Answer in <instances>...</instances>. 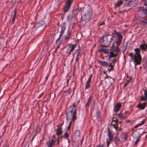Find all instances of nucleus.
<instances>
[{"mask_svg": "<svg viewBox=\"0 0 147 147\" xmlns=\"http://www.w3.org/2000/svg\"><path fill=\"white\" fill-rule=\"evenodd\" d=\"M92 11L90 8H87L85 10L83 16H82L80 24L82 26H84L86 22L90 21L92 14Z\"/></svg>", "mask_w": 147, "mask_h": 147, "instance_id": "1", "label": "nucleus"}, {"mask_svg": "<svg viewBox=\"0 0 147 147\" xmlns=\"http://www.w3.org/2000/svg\"><path fill=\"white\" fill-rule=\"evenodd\" d=\"M77 109H75L74 111L69 109L66 112V120L69 121L72 119V120H75L77 119Z\"/></svg>", "mask_w": 147, "mask_h": 147, "instance_id": "2", "label": "nucleus"}, {"mask_svg": "<svg viewBox=\"0 0 147 147\" xmlns=\"http://www.w3.org/2000/svg\"><path fill=\"white\" fill-rule=\"evenodd\" d=\"M77 109H75L74 111L69 109L66 112V120L69 121L72 119V120H75L77 119Z\"/></svg>", "mask_w": 147, "mask_h": 147, "instance_id": "3", "label": "nucleus"}, {"mask_svg": "<svg viewBox=\"0 0 147 147\" xmlns=\"http://www.w3.org/2000/svg\"><path fill=\"white\" fill-rule=\"evenodd\" d=\"M135 53L134 54L133 62L134 64H140L142 60V57L140 54V50L139 48L134 49Z\"/></svg>", "mask_w": 147, "mask_h": 147, "instance_id": "4", "label": "nucleus"}, {"mask_svg": "<svg viewBox=\"0 0 147 147\" xmlns=\"http://www.w3.org/2000/svg\"><path fill=\"white\" fill-rule=\"evenodd\" d=\"M121 32H118L113 33L112 34H116L117 36V41L116 43L117 44V45L119 46L121 44L123 38V36L121 34Z\"/></svg>", "mask_w": 147, "mask_h": 147, "instance_id": "5", "label": "nucleus"}, {"mask_svg": "<svg viewBox=\"0 0 147 147\" xmlns=\"http://www.w3.org/2000/svg\"><path fill=\"white\" fill-rule=\"evenodd\" d=\"M76 45L74 44H68L66 47L67 48L66 53L67 55H70L72 51L75 49Z\"/></svg>", "mask_w": 147, "mask_h": 147, "instance_id": "6", "label": "nucleus"}, {"mask_svg": "<svg viewBox=\"0 0 147 147\" xmlns=\"http://www.w3.org/2000/svg\"><path fill=\"white\" fill-rule=\"evenodd\" d=\"M72 1V0H66L65 5L63 7V10L65 12H67L69 9Z\"/></svg>", "mask_w": 147, "mask_h": 147, "instance_id": "7", "label": "nucleus"}, {"mask_svg": "<svg viewBox=\"0 0 147 147\" xmlns=\"http://www.w3.org/2000/svg\"><path fill=\"white\" fill-rule=\"evenodd\" d=\"M36 26L39 27L42 29L44 30L47 27L45 22L43 20H41L36 24Z\"/></svg>", "mask_w": 147, "mask_h": 147, "instance_id": "8", "label": "nucleus"}, {"mask_svg": "<svg viewBox=\"0 0 147 147\" xmlns=\"http://www.w3.org/2000/svg\"><path fill=\"white\" fill-rule=\"evenodd\" d=\"M84 7H79L77 9H74L73 10L72 12L73 13L75 16H77L78 13H80L82 14L81 12L82 10L84 9Z\"/></svg>", "mask_w": 147, "mask_h": 147, "instance_id": "9", "label": "nucleus"}, {"mask_svg": "<svg viewBox=\"0 0 147 147\" xmlns=\"http://www.w3.org/2000/svg\"><path fill=\"white\" fill-rule=\"evenodd\" d=\"M34 34L36 36H38L41 33V32L43 31L42 29H41L40 28L36 26V25H35V26H34Z\"/></svg>", "mask_w": 147, "mask_h": 147, "instance_id": "10", "label": "nucleus"}, {"mask_svg": "<svg viewBox=\"0 0 147 147\" xmlns=\"http://www.w3.org/2000/svg\"><path fill=\"white\" fill-rule=\"evenodd\" d=\"M71 31L69 29H68L67 34L64 36L63 38L65 41H67L68 40L71 38Z\"/></svg>", "mask_w": 147, "mask_h": 147, "instance_id": "11", "label": "nucleus"}, {"mask_svg": "<svg viewBox=\"0 0 147 147\" xmlns=\"http://www.w3.org/2000/svg\"><path fill=\"white\" fill-rule=\"evenodd\" d=\"M109 34L106 33L103 34V36L101 37V39L102 40V41H101L102 42H105L106 43H107L109 41L108 37L109 36Z\"/></svg>", "mask_w": 147, "mask_h": 147, "instance_id": "12", "label": "nucleus"}, {"mask_svg": "<svg viewBox=\"0 0 147 147\" xmlns=\"http://www.w3.org/2000/svg\"><path fill=\"white\" fill-rule=\"evenodd\" d=\"M147 105V102H143L142 103L140 102L138 104L136 107L137 108H139L140 109L143 110L146 106Z\"/></svg>", "mask_w": 147, "mask_h": 147, "instance_id": "13", "label": "nucleus"}, {"mask_svg": "<svg viewBox=\"0 0 147 147\" xmlns=\"http://www.w3.org/2000/svg\"><path fill=\"white\" fill-rule=\"evenodd\" d=\"M108 135L109 137V140L110 142H111L113 141L114 135L112 131L110 130L109 128H108Z\"/></svg>", "mask_w": 147, "mask_h": 147, "instance_id": "14", "label": "nucleus"}, {"mask_svg": "<svg viewBox=\"0 0 147 147\" xmlns=\"http://www.w3.org/2000/svg\"><path fill=\"white\" fill-rule=\"evenodd\" d=\"M144 96L142 95L141 97V101H144L147 102V89H144Z\"/></svg>", "mask_w": 147, "mask_h": 147, "instance_id": "15", "label": "nucleus"}, {"mask_svg": "<svg viewBox=\"0 0 147 147\" xmlns=\"http://www.w3.org/2000/svg\"><path fill=\"white\" fill-rule=\"evenodd\" d=\"M138 129L135 130L133 133L132 136L134 139L139 138L141 137V135H140L139 132L138 131Z\"/></svg>", "mask_w": 147, "mask_h": 147, "instance_id": "16", "label": "nucleus"}, {"mask_svg": "<svg viewBox=\"0 0 147 147\" xmlns=\"http://www.w3.org/2000/svg\"><path fill=\"white\" fill-rule=\"evenodd\" d=\"M121 106V103H118L115 105L114 108V111L116 113L120 109Z\"/></svg>", "mask_w": 147, "mask_h": 147, "instance_id": "17", "label": "nucleus"}, {"mask_svg": "<svg viewBox=\"0 0 147 147\" xmlns=\"http://www.w3.org/2000/svg\"><path fill=\"white\" fill-rule=\"evenodd\" d=\"M103 67L107 68V69L110 72L111 71L113 70V66L114 65H102Z\"/></svg>", "mask_w": 147, "mask_h": 147, "instance_id": "18", "label": "nucleus"}, {"mask_svg": "<svg viewBox=\"0 0 147 147\" xmlns=\"http://www.w3.org/2000/svg\"><path fill=\"white\" fill-rule=\"evenodd\" d=\"M57 128L56 129V133L55 134L56 135H59L62 134V128L61 127L57 125Z\"/></svg>", "mask_w": 147, "mask_h": 147, "instance_id": "19", "label": "nucleus"}, {"mask_svg": "<svg viewBox=\"0 0 147 147\" xmlns=\"http://www.w3.org/2000/svg\"><path fill=\"white\" fill-rule=\"evenodd\" d=\"M119 118L122 120L124 119L126 117V112L124 114H122V113H119L117 114Z\"/></svg>", "mask_w": 147, "mask_h": 147, "instance_id": "20", "label": "nucleus"}, {"mask_svg": "<svg viewBox=\"0 0 147 147\" xmlns=\"http://www.w3.org/2000/svg\"><path fill=\"white\" fill-rule=\"evenodd\" d=\"M71 89L70 88L64 92L63 94L65 96H66L67 95H69L71 94Z\"/></svg>", "mask_w": 147, "mask_h": 147, "instance_id": "21", "label": "nucleus"}, {"mask_svg": "<svg viewBox=\"0 0 147 147\" xmlns=\"http://www.w3.org/2000/svg\"><path fill=\"white\" fill-rule=\"evenodd\" d=\"M100 113L99 111H97L95 115V117H96V119L98 121H100L101 119V117H100Z\"/></svg>", "mask_w": 147, "mask_h": 147, "instance_id": "22", "label": "nucleus"}, {"mask_svg": "<svg viewBox=\"0 0 147 147\" xmlns=\"http://www.w3.org/2000/svg\"><path fill=\"white\" fill-rule=\"evenodd\" d=\"M74 16H76L74 15L73 12L71 14H69L67 16V20L69 21H71L74 18Z\"/></svg>", "mask_w": 147, "mask_h": 147, "instance_id": "23", "label": "nucleus"}, {"mask_svg": "<svg viewBox=\"0 0 147 147\" xmlns=\"http://www.w3.org/2000/svg\"><path fill=\"white\" fill-rule=\"evenodd\" d=\"M121 138L125 141L127 138V135L126 133L122 132L121 135Z\"/></svg>", "mask_w": 147, "mask_h": 147, "instance_id": "24", "label": "nucleus"}, {"mask_svg": "<svg viewBox=\"0 0 147 147\" xmlns=\"http://www.w3.org/2000/svg\"><path fill=\"white\" fill-rule=\"evenodd\" d=\"M66 27L65 23H63L61 27V29L60 32L63 34Z\"/></svg>", "mask_w": 147, "mask_h": 147, "instance_id": "25", "label": "nucleus"}, {"mask_svg": "<svg viewBox=\"0 0 147 147\" xmlns=\"http://www.w3.org/2000/svg\"><path fill=\"white\" fill-rule=\"evenodd\" d=\"M123 1L122 0H119V1H117V2L115 3V7H116L117 6H119L121 4H123Z\"/></svg>", "mask_w": 147, "mask_h": 147, "instance_id": "26", "label": "nucleus"}, {"mask_svg": "<svg viewBox=\"0 0 147 147\" xmlns=\"http://www.w3.org/2000/svg\"><path fill=\"white\" fill-rule=\"evenodd\" d=\"M110 54L109 55V57L110 58H111L113 57H115L116 56H117V54L114 52L113 51H111L110 52Z\"/></svg>", "mask_w": 147, "mask_h": 147, "instance_id": "27", "label": "nucleus"}, {"mask_svg": "<svg viewBox=\"0 0 147 147\" xmlns=\"http://www.w3.org/2000/svg\"><path fill=\"white\" fill-rule=\"evenodd\" d=\"M76 51H77V57H80V56L82 53V49L79 48L78 49L76 50Z\"/></svg>", "mask_w": 147, "mask_h": 147, "instance_id": "28", "label": "nucleus"}, {"mask_svg": "<svg viewBox=\"0 0 147 147\" xmlns=\"http://www.w3.org/2000/svg\"><path fill=\"white\" fill-rule=\"evenodd\" d=\"M147 48V45L145 44H142L140 46V49L142 50L146 51Z\"/></svg>", "mask_w": 147, "mask_h": 147, "instance_id": "29", "label": "nucleus"}, {"mask_svg": "<svg viewBox=\"0 0 147 147\" xmlns=\"http://www.w3.org/2000/svg\"><path fill=\"white\" fill-rule=\"evenodd\" d=\"M73 136L74 137L79 136H80V131L78 130H76L74 133Z\"/></svg>", "mask_w": 147, "mask_h": 147, "instance_id": "30", "label": "nucleus"}, {"mask_svg": "<svg viewBox=\"0 0 147 147\" xmlns=\"http://www.w3.org/2000/svg\"><path fill=\"white\" fill-rule=\"evenodd\" d=\"M114 141L115 143V144H117L118 145L119 144V142L121 141L119 138L117 136L115 137Z\"/></svg>", "mask_w": 147, "mask_h": 147, "instance_id": "31", "label": "nucleus"}, {"mask_svg": "<svg viewBox=\"0 0 147 147\" xmlns=\"http://www.w3.org/2000/svg\"><path fill=\"white\" fill-rule=\"evenodd\" d=\"M92 98V97L91 96H90V97L89 98H88V99L87 101V102L85 105L86 109H88V106L89 105V103L91 100Z\"/></svg>", "mask_w": 147, "mask_h": 147, "instance_id": "32", "label": "nucleus"}, {"mask_svg": "<svg viewBox=\"0 0 147 147\" xmlns=\"http://www.w3.org/2000/svg\"><path fill=\"white\" fill-rule=\"evenodd\" d=\"M119 45H116L115 47H114L113 51L114 52L116 53L117 54L119 51Z\"/></svg>", "mask_w": 147, "mask_h": 147, "instance_id": "33", "label": "nucleus"}, {"mask_svg": "<svg viewBox=\"0 0 147 147\" xmlns=\"http://www.w3.org/2000/svg\"><path fill=\"white\" fill-rule=\"evenodd\" d=\"M47 145L48 147H53L55 146V144H53L51 142V141H49L46 142Z\"/></svg>", "mask_w": 147, "mask_h": 147, "instance_id": "34", "label": "nucleus"}, {"mask_svg": "<svg viewBox=\"0 0 147 147\" xmlns=\"http://www.w3.org/2000/svg\"><path fill=\"white\" fill-rule=\"evenodd\" d=\"M114 122L115 123V124H118V123L119 122V121L117 118H115L113 117L112 119V122Z\"/></svg>", "mask_w": 147, "mask_h": 147, "instance_id": "35", "label": "nucleus"}, {"mask_svg": "<svg viewBox=\"0 0 147 147\" xmlns=\"http://www.w3.org/2000/svg\"><path fill=\"white\" fill-rule=\"evenodd\" d=\"M76 103H74L72 105H70L69 108V110H71L74 111V108L75 107H76Z\"/></svg>", "mask_w": 147, "mask_h": 147, "instance_id": "36", "label": "nucleus"}, {"mask_svg": "<svg viewBox=\"0 0 147 147\" xmlns=\"http://www.w3.org/2000/svg\"><path fill=\"white\" fill-rule=\"evenodd\" d=\"M56 142V138H55V136L53 135V138L52 139L51 141V142H52L53 144H55V143Z\"/></svg>", "mask_w": 147, "mask_h": 147, "instance_id": "37", "label": "nucleus"}, {"mask_svg": "<svg viewBox=\"0 0 147 147\" xmlns=\"http://www.w3.org/2000/svg\"><path fill=\"white\" fill-rule=\"evenodd\" d=\"M90 82L87 81L85 86V89L88 88L90 86Z\"/></svg>", "mask_w": 147, "mask_h": 147, "instance_id": "38", "label": "nucleus"}, {"mask_svg": "<svg viewBox=\"0 0 147 147\" xmlns=\"http://www.w3.org/2000/svg\"><path fill=\"white\" fill-rule=\"evenodd\" d=\"M142 11L144 12V15H145L146 16H147V8L145 9H144V7H142Z\"/></svg>", "mask_w": 147, "mask_h": 147, "instance_id": "39", "label": "nucleus"}, {"mask_svg": "<svg viewBox=\"0 0 147 147\" xmlns=\"http://www.w3.org/2000/svg\"><path fill=\"white\" fill-rule=\"evenodd\" d=\"M63 137H64L65 138L67 139L69 137V134L68 133L67 131L64 134V135L63 136Z\"/></svg>", "mask_w": 147, "mask_h": 147, "instance_id": "40", "label": "nucleus"}, {"mask_svg": "<svg viewBox=\"0 0 147 147\" xmlns=\"http://www.w3.org/2000/svg\"><path fill=\"white\" fill-rule=\"evenodd\" d=\"M112 125L116 130L118 129V124H112Z\"/></svg>", "mask_w": 147, "mask_h": 147, "instance_id": "41", "label": "nucleus"}, {"mask_svg": "<svg viewBox=\"0 0 147 147\" xmlns=\"http://www.w3.org/2000/svg\"><path fill=\"white\" fill-rule=\"evenodd\" d=\"M143 64H145L147 63V60L145 57H144L143 59Z\"/></svg>", "mask_w": 147, "mask_h": 147, "instance_id": "42", "label": "nucleus"}, {"mask_svg": "<svg viewBox=\"0 0 147 147\" xmlns=\"http://www.w3.org/2000/svg\"><path fill=\"white\" fill-rule=\"evenodd\" d=\"M104 51L103 53L105 54H107L109 55V50L107 49H104Z\"/></svg>", "mask_w": 147, "mask_h": 147, "instance_id": "43", "label": "nucleus"}, {"mask_svg": "<svg viewBox=\"0 0 147 147\" xmlns=\"http://www.w3.org/2000/svg\"><path fill=\"white\" fill-rule=\"evenodd\" d=\"M99 63L100 64H108L105 61H99Z\"/></svg>", "mask_w": 147, "mask_h": 147, "instance_id": "44", "label": "nucleus"}, {"mask_svg": "<svg viewBox=\"0 0 147 147\" xmlns=\"http://www.w3.org/2000/svg\"><path fill=\"white\" fill-rule=\"evenodd\" d=\"M127 54L129 56L131 57H132V59H133V58L134 57V55H133V53H127L126 54L127 55Z\"/></svg>", "mask_w": 147, "mask_h": 147, "instance_id": "45", "label": "nucleus"}, {"mask_svg": "<svg viewBox=\"0 0 147 147\" xmlns=\"http://www.w3.org/2000/svg\"><path fill=\"white\" fill-rule=\"evenodd\" d=\"M117 61V59L115 58H114L112 60L111 63L109 64H112V63L114 64Z\"/></svg>", "mask_w": 147, "mask_h": 147, "instance_id": "46", "label": "nucleus"}, {"mask_svg": "<svg viewBox=\"0 0 147 147\" xmlns=\"http://www.w3.org/2000/svg\"><path fill=\"white\" fill-rule=\"evenodd\" d=\"M16 17V16H13V18H12V20L11 24H13L14 23Z\"/></svg>", "mask_w": 147, "mask_h": 147, "instance_id": "47", "label": "nucleus"}, {"mask_svg": "<svg viewBox=\"0 0 147 147\" xmlns=\"http://www.w3.org/2000/svg\"><path fill=\"white\" fill-rule=\"evenodd\" d=\"M140 141V140L139 138L137 139V140L135 141L134 144V146L135 145H136Z\"/></svg>", "mask_w": 147, "mask_h": 147, "instance_id": "48", "label": "nucleus"}, {"mask_svg": "<svg viewBox=\"0 0 147 147\" xmlns=\"http://www.w3.org/2000/svg\"><path fill=\"white\" fill-rule=\"evenodd\" d=\"M42 59V58L41 57H40L39 58H38V59L36 60V61L35 63L36 64H38L39 63V62L41 60V59Z\"/></svg>", "mask_w": 147, "mask_h": 147, "instance_id": "49", "label": "nucleus"}, {"mask_svg": "<svg viewBox=\"0 0 147 147\" xmlns=\"http://www.w3.org/2000/svg\"><path fill=\"white\" fill-rule=\"evenodd\" d=\"M129 82L128 80H127L126 82L125 83L124 85L123 86V88H125L126 86L129 83Z\"/></svg>", "mask_w": 147, "mask_h": 147, "instance_id": "50", "label": "nucleus"}, {"mask_svg": "<svg viewBox=\"0 0 147 147\" xmlns=\"http://www.w3.org/2000/svg\"><path fill=\"white\" fill-rule=\"evenodd\" d=\"M79 58H80L79 57L76 56V62H75L76 64L77 63L78 64V62Z\"/></svg>", "mask_w": 147, "mask_h": 147, "instance_id": "51", "label": "nucleus"}, {"mask_svg": "<svg viewBox=\"0 0 147 147\" xmlns=\"http://www.w3.org/2000/svg\"><path fill=\"white\" fill-rule=\"evenodd\" d=\"M141 22L143 23L147 22V18H144L141 20Z\"/></svg>", "mask_w": 147, "mask_h": 147, "instance_id": "52", "label": "nucleus"}, {"mask_svg": "<svg viewBox=\"0 0 147 147\" xmlns=\"http://www.w3.org/2000/svg\"><path fill=\"white\" fill-rule=\"evenodd\" d=\"M143 68L146 71H147V65H142Z\"/></svg>", "mask_w": 147, "mask_h": 147, "instance_id": "53", "label": "nucleus"}, {"mask_svg": "<svg viewBox=\"0 0 147 147\" xmlns=\"http://www.w3.org/2000/svg\"><path fill=\"white\" fill-rule=\"evenodd\" d=\"M128 42H126V44H125V45H124V46H123V48H126L127 49V47L128 46Z\"/></svg>", "mask_w": 147, "mask_h": 147, "instance_id": "54", "label": "nucleus"}, {"mask_svg": "<svg viewBox=\"0 0 147 147\" xmlns=\"http://www.w3.org/2000/svg\"><path fill=\"white\" fill-rule=\"evenodd\" d=\"M58 136V139L59 140H60L62 138H63V136L61 135V134H60L59 135H57Z\"/></svg>", "mask_w": 147, "mask_h": 147, "instance_id": "55", "label": "nucleus"}, {"mask_svg": "<svg viewBox=\"0 0 147 147\" xmlns=\"http://www.w3.org/2000/svg\"><path fill=\"white\" fill-rule=\"evenodd\" d=\"M146 120H143L141 121V123H139V125L141 126L145 122Z\"/></svg>", "mask_w": 147, "mask_h": 147, "instance_id": "56", "label": "nucleus"}, {"mask_svg": "<svg viewBox=\"0 0 147 147\" xmlns=\"http://www.w3.org/2000/svg\"><path fill=\"white\" fill-rule=\"evenodd\" d=\"M104 51V49L101 48L98 49V51L100 53L103 52Z\"/></svg>", "mask_w": 147, "mask_h": 147, "instance_id": "57", "label": "nucleus"}, {"mask_svg": "<svg viewBox=\"0 0 147 147\" xmlns=\"http://www.w3.org/2000/svg\"><path fill=\"white\" fill-rule=\"evenodd\" d=\"M92 74L90 75V77H89L88 80L87 81H89L90 82H91V78H92Z\"/></svg>", "mask_w": 147, "mask_h": 147, "instance_id": "58", "label": "nucleus"}, {"mask_svg": "<svg viewBox=\"0 0 147 147\" xmlns=\"http://www.w3.org/2000/svg\"><path fill=\"white\" fill-rule=\"evenodd\" d=\"M144 6H147V0H144Z\"/></svg>", "mask_w": 147, "mask_h": 147, "instance_id": "59", "label": "nucleus"}, {"mask_svg": "<svg viewBox=\"0 0 147 147\" xmlns=\"http://www.w3.org/2000/svg\"><path fill=\"white\" fill-rule=\"evenodd\" d=\"M17 12V9L16 8H15L14 10V14L13 16H16Z\"/></svg>", "mask_w": 147, "mask_h": 147, "instance_id": "60", "label": "nucleus"}, {"mask_svg": "<svg viewBox=\"0 0 147 147\" xmlns=\"http://www.w3.org/2000/svg\"><path fill=\"white\" fill-rule=\"evenodd\" d=\"M105 144H100L97 146L96 147H104Z\"/></svg>", "mask_w": 147, "mask_h": 147, "instance_id": "61", "label": "nucleus"}, {"mask_svg": "<svg viewBox=\"0 0 147 147\" xmlns=\"http://www.w3.org/2000/svg\"><path fill=\"white\" fill-rule=\"evenodd\" d=\"M67 79L68 80H69L71 78V76H70L69 75V74H67V76H66Z\"/></svg>", "mask_w": 147, "mask_h": 147, "instance_id": "62", "label": "nucleus"}, {"mask_svg": "<svg viewBox=\"0 0 147 147\" xmlns=\"http://www.w3.org/2000/svg\"><path fill=\"white\" fill-rule=\"evenodd\" d=\"M114 38V37L113 36H112V37L110 38V42H111L112 41H114L115 40Z\"/></svg>", "mask_w": 147, "mask_h": 147, "instance_id": "63", "label": "nucleus"}, {"mask_svg": "<svg viewBox=\"0 0 147 147\" xmlns=\"http://www.w3.org/2000/svg\"><path fill=\"white\" fill-rule=\"evenodd\" d=\"M3 147H9L8 145H7V143H6L4 144Z\"/></svg>", "mask_w": 147, "mask_h": 147, "instance_id": "64", "label": "nucleus"}]
</instances>
